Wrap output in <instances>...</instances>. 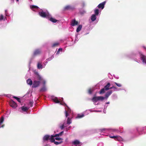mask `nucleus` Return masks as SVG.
I'll list each match as a JSON object with an SVG mask.
<instances>
[{
	"instance_id": "nucleus-1",
	"label": "nucleus",
	"mask_w": 146,
	"mask_h": 146,
	"mask_svg": "<svg viewBox=\"0 0 146 146\" xmlns=\"http://www.w3.org/2000/svg\"><path fill=\"white\" fill-rule=\"evenodd\" d=\"M111 84L110 83H108L104 86V88L102 89L100 91H105L106 90H108L110 89H113L114 90L116 89L115 87H111Z\"/></svg>"
},
{
	"instance_id": "nucleus-2",
	"label": "nucleus",
	"mask_w": 146,
	"mask_h": 146,
	"mask_svg": "<svg viewBox=\"0 0 146 146\" xmlns=\"http://www.w3.org/2000/svg\"><path fill=\"white\" fill-rule=\"evenodd\" d=\"M38 14L41 17L43 18H48L49 17L48 14L43 12V11L39 12Z\"/></svg>"
},
{
	"instance_id": "nucleus-3",
	"label": "nucleus",
	"mask_w": 146,
	"mask_h": 146,
	"mask_svg": "<svg viewBox=\"0 0 146 146\" xmlns=\"http://www.w3.org/2000/svg\"><path fill=\"white\" fill-rule=\"evenodd\" d=\"M40 81L37 80L34 81L32 87L35 88L38 87L40 84Z\"/></svg>"
},
{
	"instance_id": "nucleus-4",
	"label": "nucleus",
	"mask_w": 146,
	"mask_h": 146,
	"mask_svg": "<svg viewBox=\"0 0 146 146\" xmlns=\"http://www.w3.org/2000/svg\"><path fill=\"white\" fill-rule=\"evenodd\" d=\"M106 3V1H104L102 3H101L98 5L97 7L99 9H103L104 7V6Z\"/></svg>"
},
{
	"instance_id": "nucleus-5",
	"label": "nucleus",
	"mask_w": 146,
	"mask_h": 146,
	"mask_svg": "<svg viewBox=\"0 0 146 146\" xmlns=\"http://www.w3.org/2000/svg\"><path fill=\"white\" fill-rule=\"evenodd\" d=\"M9 103L10 106L12 108H15L17 106L16 103L12 100L10 101Z\"/></svg>"
},
{
	"instance_id": "nucleus-6",
	"label": "nucleus",
	"mask_w": 146,
	"mask_h": 146,
	"mask_svg": "<svg viewBox=\"0 0 146 146\" xmlns=\"http://www.w3.org/2000/svg\"><path fill=\"white\" fill-rule=\"evenodd\" d=\"M74 9V7L70 6L67 5L64 8V11L68 10H72Z\"/></svg>"
},
{
	"instance_id": "nucleus-7",
	"label": "nucleus",
	"mask_w": 146,
	"mask_h": 146,
	"mask_svg": "<svg viewBox=\"0 0 146 146\" xmlns=\"http://www.w3.org/2000/svg\"><path fill=\"white\" fill-rule=\"evenodd\" d=\"M52 99L56 103H59L60 102V101L58 100L57 98L53 96H51Z\"/></svg>"
},
{
	"instance_id": "nucleus-8",
	"label": "nucleus",
	"mask_w": 146,
	"mask_h": 146,
	"mask_svg": "<svg viewBox=\"0 0 146 146\" xmlns=\"http://www.w3.org/2000/svg\"><path fill=\"white\" fill-rule=\"evenodd\" d=\"M40 52L41 51L40 49H37L34 51L33 53V55L34 56H36L38 55L40 53Z\"/></svg>"
},
{
	"instance_id": "nucleus-9",
	"label": "nucleus",
	"mask_w": 146,
	"mask_h": 146,
	"mask_svg": "<svg viewBox=\"0 0 146 146\" xmlns=\"http://www.w3.org/2000/svg\"><path fill=\"white\" fill-rule=\"evenodd\" d=\"M78 23L77 21H76L75 19L72 20L71 22V25L72 26H74L75 25H78Z\"/></svg>"
},
{
	"instance_id": "nucleus-10",
	"label": "nucleus",
	"mask_w": 146,
	"mask_h": 146,
	"mask_svg": "<svg viewBox=\"0 0 146 146\" xmlns=\"http://www.w3.org/2000/svg\"><path fill=\"white\" fill-rule=\"evenodd\" d=\"M141 58L142 62L144 63L146 62V56H145L141 55Z\"/></svg>"
},
{
	"instance_id": "nucleus-11",
	"label": "nucleus",
	"mask_w": 146,
	"mask_h": 146,
	"mask_svg": "<svg viewBox=\"0 0 146 146\" xmlns=\"http://www.w3.org/2000/svg\"><path fill=\"white\" fill-rule=\"evenodd\" d=\"M50 137V136L49 135H45L43 138V140L44 141H47L48 139H49Z\"/></svg>"
},
{
	"instance_id": "nucleus-12",
	"label": "nucleus",
	"mask_w": 146,
	"mask_h": 146,
	"mask_svg": "<svg viewBox=\"0 0 146 146\" xmlns=\"http://www.w3.org/2000/svg\"><path fill=\"white\" fill-rule=\"evenodd\" d=\"M54 137H56L54 136V135H51V136H50V137L49 139V140H50V141L52 143H54V142H56V141L55 140V139Z\"/></svg>"
},
{
	"instance_id": "nucleus-13",
	"label": "nucleus",
	"mask_w": 146,
	"mask_h": 146,
	"mask_svg": "<svg viewBox=\"0 0 146 146\" xmlns=\"http://www.w3.org/2000/svg\"><path fill=\"white\" fill-rule=\"evenodd\" d=\"M36 74L37 76V79L38 80L40 81H42L43 80V78L40 76V75L39 74L38 72H36Z\"/></svg>"
},
{
	"instance_id": "nucleus-14",
	"label": "nucleus",
	"mask_w": 146,
	"mask_h": 146,
	"mask_svg": "<svg viewBox=\"0 0 146 146\" xmlns=\"http://www.w3.org/2000/svg\"><path fill=\"white\" fill-rule=\"evenodd\" d=\"M27 83L29 85H31L33 84V82L30 79H28L27 80Z\"/></svg>"
},
{
	"instance_id": "nucleus-15",
	"label": "nucleus",
	"mask_w": 146,
	"mask_h": 146,
	"mask_svg": "<svg viewBox=\"0 0 146 146\" xmlns=\"http://www.w3.org/2000/svg\"><path fill=\"white\" fill-rule=\"evenodd\" d=\"M96 15L93 14L91 17V19L92 21H94L96 19Z\"/></svg>"
},
{
	"instance_id": "nucleus-16",
	"label": "nucleus",
	"mask_w": 146,
	"mask_h": 146,
	"mask_svg": "<svg viewBox=\"0 0 146 146\" xmlns=\"http://www.w3.org/2000/svg\"><path fill=\"white\" fill-rule=\"evenodd\" d=\"M98 97L94 96L92 99V100L93 102H96L99 100V99L98 98Z\"/></svg>"
},
{
	"instance_id": "nucleus-17",
	"label": "nucleus",
	"mask_w": 146,
	"mask_h": 146,
	"mask_svg": "<svg viewBox=\"0 0 146 146\" xmlns=\"http://www.w3.org/2000/svg\"><path fill=\"white\" fill-rule=\"evenodd\" d=\"M49 20L53 23H55L57 22V20L52 18L51 17L49 19Z\"/></svg>"
},
{
	"instance_id": "nucleus-18",
	"label": "nucleus",
	"mask_w": 146,
	"mask_h": 146,
	"mask_svg": "<svg viewBox=\"0 0 146 146\" xmlns=\"http://www.w3.org/2000/svg\"><path fill=\"white\" fill-rule=\"evenodd\" d=\"M82 27V25H79L76 29V32H79L81 29Z\"/></svg>"
},
{
	"instance_id": "nucleus-19",
	"label": "nucleus",
	"mask_w": 146,
	"mask_h": 146,
	"mask_svg": "<svg viewBox=\"0 0 146 146\" xmlns=\"http://www.w3.org/2000/svg\"><path fill=\"white\" fill-rule=\"evenodd\" d=\"M59 45V43L58 42H56L54 43L52 45V47H55L58 46Z\"/></svg>"
},
{
	"instance_id": "nucleus-20",
	"label": "nucleus",
	"mask_w": 146,
	"mask_h": 146,
	"mask_svg": "<svg viewBox=\"0 0 146 146\" xmlns=\"http://www.w3.org/2000/svg\"><path fill=\"white\" fill-rule=\"evenodd\" d=\"M112 92H107L105 95V98L107 99L109 96L111 94Z\"/></svg>"
},
{
	"instance_id": "nucleus-21",
	"label": "nucleus",
	"mask_w": 146,
	"mask_h": 146,
	"mask_svg": "<svg viewBox=\"0 0 146 146\" xmlns=\"http://www.w3.org/2000/svg\"><path fill=\"white\" fill-rule=\"evenodd\" d=\"M80 141L77 140H75L72 143L74 145H78L80 144Z\"/></svg>"
},
{
	"instance_id": "nucleus-22",
	"label": "nucleus",
	"mask_w": 146,
	"mask_h": 146,
	"mask_svg": "<svg viewBox=\"0 0 146 146\" xmlns=\"http://www.w3.org/2000/svg\"><path fill=\"white\" fill-rule=\"evenodd\" d=\"M21 109L24 111H27L28 110L29 108L27 107H24V106H22L21 107Z\"/></svg>"
},
{
	"instance_id": "nucleus-23",
	"label": "nucleus",
	"mask_w": 146,
	"mask_h": 146,
	"mask_svg": "<svg viewBox=\"0 0 146 146\" xmlns=\"http://www.w3.org/2000/svg\"><path fill=\"white\" fill-rule=\"evenodd\" d=\"M31 9H32L34 11V9H38L39 8L38 7L34 5H32L31 6Z\"/></svg>"
},
{
	"instance_id": "nucleus-24",
	"label": "nucleus",
	"mask_w": 146,
	"mask_h": 146,
	"mask_svg": "<svg viewBox=\"0 0 146 146\" xmlns=\"http://www.w3.org/2000/svg\"><path fill=\"white\" fill-rule=\"evenodd\" d=\"M37 68L38 69H42V65L39 62H38V63Z\"/></svg>"
},
{
	"instance_id": "nucleus-25",
	"label": "nucleus",
	"mask_w": 146,
	"mask_h": 146,
	"mask_svg": "<svg viewBox=\"0 0 146 146\" xmlns=\"http://www.w3.org/2000/svg\"><path fill=\"white\" fill-rule=\"evenodd\" d=\"M47 90V88L45 86H44L41 88L40 91H45Z\"/></svg>"
},
{
	"instance_id": "nucleus-26",
	"label": "nucleus",
	"mask_w": 146,
	"mask_h": 146,
	"mask_svg": "<svg viewBox=\"0 0 146 146\" xmlns=\"http://www.w3.org/2000/svg\"><path fill=\"white\" fill-rule=\"evenodd\" d=\"M63 133L64 131H62L58 134H55L54 135V136L56 137L60 136L62 135V134Z\"/></svg>"
},
{
	"instance_id": "nucleus-27",
	"label": "nucleus",
	"mask_w": 146,
	"mask_h": 146,
	"mask_svg": "<svg viewBox=\"0 0 146 146\" xmlns=\"http://www.w3.org/2000/svg\"><path fill=\"white\" fill-rule=\"evenodd\" d=\"M116 140L118 141H123V139L119 136H117Z\"/></svg>"
},
{
	"instance_id": "nucleus-28",
	"label": "nucleus",
	"mask_w": 146,
	"mask_h": 146,
	"mask_svg": "<svg viewBox=\"0 0 146 146\" xmlns=\"http://www.w3.org/2000/svg\"><path fill=\"white\" fill-rule=\"evenodd\" d=\"M72 123L71 119L69 117H68L67 121V124H70Z\"/></svg>"
},
{
	"instance_id": "nucleus-29",
	"label": "nucleus",
	"mask_w": 146,
	"mask_h": 146,
	"mask_svg": "<svg viewBox=\"0 0 146 146\" xmlns=\"http://www.w3.org/2000/svg\"><path fill=\"white\" fill-rule=\"evenodd\" d=\"M95 15H98L99 14V10L98 9H96L94 10Z\"/></svg>"
},
{
	"instance_id": "nucleus-30",
	"label": "nucleus",
	"mask_w": 146,
	"mask_h": 146,
	"mask_svg": "<svg viewBox=\"0 0 146 146\" xmlns=\"http://www.w3.org/2000/svg\"><path fill=\"white\" fill-rule=\"evenodd\" d=\"M98 98L99 99V100L103 101L105 99V98L102 96H98Z\"/></svg>"
},
{
	"instance_id": "nucleus-31",
	"label": "nucleus",
	"mask_w": 146,
	"mask_h": 146,
	"mask_svg": "<svg viewBox=\"0 0 146 146\" xmlns=\"http://www.w3.org/2000/svg\"><path fill=\"white\" fill-rule=\"evenodd\" d=\"M13 98L16 99L18 102H21L20 99L19 98L16 96H13Z\"/></svg>"
},
{
	"instance_id": "nucleus-32",
	"label": "nucleus",
	"mask_w": 146,
	"mask_h": 146,
	"mask_svg": "<svg viewBox=\"0 0 146 146\" xmlns=\"http://www.w3.org/2000/svg\"><path fill=\"white\" fill-rule=\"evenodd\" d=\"M4 118L3 117H2L0 120V124H1L3 121Z\"/></svg>"
},
{
	"instance_id": "nucleus-33",
	"label": "nucleus",
	"mask_w": 146,
	"mask_h": 146,
	"mask_svg": "<svg viewBox=\"0 0 146 146\" xmlns=\"http://www.w3.org/2000/svg\"><path fill=\"white\" fill-rule=\"evenodd\" d=\"M67 127V126H65L64 125V123L63 124H62V125H61L60 127L61 129H63L65 127Z\"/></svg>"
},
{
	"instance_id": "nucleus-34",
	"label": "nucleus",
	"mask_w": 146,
	"mask_h": 146,
	"mask_svg": "<svg viewBox=\"0 0 146 146\" xmlns=\"http://www.w3.org/2000/svg\"><path fill=\"white\" fill-rule=\"evenodd\" d=\"M117 136H110V137L111 138L114 139L115 140H116Z\"/></svg>"
},
{
	"instance_id": "nucleus-35",
	"label": "nucleus",
	"mask_w": 146,
	"mask_h": 146,
	"mask_svg": "<svg viewBox=\"0 0 146 146\" xmlns=\"http://www.w3.org/2000/svg\"><path fill=\"white\" fill-rule=\"evenodd\" d=\"M4 17L3 15H1L0 16V20L2 21V20H4Z\"/></svg>"
},
{
	"instance_id": "nucleus-36",
	"label": "nucleus",
	"mask_w": 146,
	"mask_h": 146,
	"mask_svg": "<svg viewBox=\"0 0 146 146\" xmlns=\"http://www.w3.org/2000/svg\"><path fill=\"white\" fill-rule=\"evenodd\" d=\"M84 115L83 114H82V115H80V114H78V116H77V117H76L77 118H82V117H83L84 116Z\"/></svg>"
},
{
	"instance_id": "nucleus-37",
	"label": "nucleus",
	"mask_w": 146,
	"mask_h": 146,
	"mask_svg": "<svg viewBox=\"0 0 146 146\" xmlns=\"http://www.w3.org/2000/svg\"><path fill=\"white\" fill-rule=\"evenodd\" d=\"M62 142H63L62 141H61L60 142H58L56 141V142H54V144L56 145H57L58 144H60Z\"/></svg>"
},
{
	"instance_id": "nucleus-38",
	"label": "nucleus",
	"mask_w": 146,
	"mask_h": 146,
	"mask_svg": "<svg viewBox=\"0 0 146 146\" xmlns=\"http://www.w3.org/2000/svg\"><path fill=\"white\" fill-rule=\"evenodd\" d=\"M55 139L58 141L62 140L63 139L60 137H56Z\"/></svg>"
},
{
	"instance_id": "nucleus-39",
	"label": "nucleus",
	"mask_w": 146,
	"mask_h": 146,
	"mask_svg": "<svg viewBox=\"0 0 146 146\" xmlns=\"http://www.w3.org/2000/svg\"><path fill=\"white\" fill-rule=\"evenodd\" d=\"M33 101H30L29 102V104L31 105V107H32L33 106Z\"/></svg>"
},
{
	"instance_id": "nucleus-40",
	"label": "nucleus",
	"mask_w": 146,
	"mask_h": 146,
	"mask_svg": "<svg viewBox=\"0 0 146 146\" xmlns=\"http://www.w3.org/2000/svg\"><path fill=\"white\" fill-rule=\"evenodd\" d=\"M115 84H116V85L117 86H118V87H121V85L120 84V83H117L116 82H115Z\"/></svg>"
},
{
	"instance_id": "nucleus-41",
	"label": "nucleus",
	"mask_w": 146,
	"mask_h": 146,
	"mask_svg": "<svg viewBox=\"0 0 146 146\" xmlns=\"http://www.w3.org/2000/svg\"><path fill=\"white\" fill-rule=\"evenodd\" d=\"M65 116L66 117H67L68 116V113L67 111L65 110Z\"/></svg>"
},
{
	"instance_id": "nucleus-42",
	"label": "nucleus",
	"mask_w": 146,
	"mask_h": 146,
	"mask_svg": "<svg viewBox=\"0 0 146 146\" xmlns=\"http://www.w3.org/2000/svg\"><path fill=\"white\" fill-rule=\"evenodd\" d=\"M62 50V48H59L58 51H57V52L56 53V54H58L59 53L60 51V50Z\"/></svg>"
},
{
	"instance_id": "nucleus-43",
	"label": "nucleus",
	"mask_w": 146,
	"mask_h": 146,
	"mask_svg": "<svg viewBox=\"0 0 146 146\" xmlns=\"http://www.w3.org/2000/svg\"><path fill=\"white\" fill-rule=\"evenodd\" d=\"M42 83L44 84V86H45V84H46V81L44 80H43L42 81Z\"/></svg>"
},
{
	"instance_id": "nucleus-44",
	"label": "nucleus",
	"mask_w": 146,
	"mask_h": 146,
	"mask_svg": "<svg viewBox=\"0 0 146 146\" xmlns=\"http://www.w3.org/2000/svg\"><path fill=\"white\" fill-rule=\"evenodd\" d=\"M71 127V126H70L68 128H66V131H68V130H69L70 128Z\"/></svg>"
},
{
	"instance_id": "nucleus-45",
	"label": "nucleus",
	"mask_w": 146,
	"mask_h": 146,
	"mask_svg": "<svg viewBox=\"0 0 146 146\" xmlns=\"http://www.w3.org/2000/svg\"><path fill=\"white\" fill-rule=\"evenodd\" d=\"M92 90L91 89V88H90L88 90V91H89V92H90V91H92Z\"/></svg>"
},
{
	"instance_id": "nucleus-46",
	"label": "nucleus",
	"mask_w": 146,
	"mask_h": 146,
	"mask_svg": "<svg viewBox=\"0 0 146 146\" xmlns=\"http://www.w3.org/2000/svg\"><path fill=\"white\" fill-rule=\"evenodd\" d=\"M104 92H100V94H102Z\"/></svg>"
},
{
	"instance_id": "nucleus-47",
	"label": "nucleus",
	"mask_w": 146,
	"mask_h": 146,
	"mask_svg": "<svg viewBox=\"0 0 146 146\" xmlns=\"http://www.w3.org/2000/svg\"><path fill=\"white\" fill-rule=\"evenodd\" d=\"M82 5H83V7H84V5H85V4H84V3H82Z\"/></svg>"
},
{
	"instance_id": "nucleus-48",
	"label": "nucleus",
	"mask_w": 146,
	"mask_h": 146,
	"mask_svg": "<svg viewBox=\"0 0 146 146\" xmlns=\"http://www.w3.org/2000/svg\"><path fill=\"white\" fill-rule=\"evenodd\" d=\"M89 92L90 94H91L92 93V92Z\"/></svg>"
},
{
	"instance_id": "nucleus-49",
	"label": "nucleus",
	"mask_w": 146,
	"mask_h": 146,
	"mask_svg": "<svg viewBox=\"0 0 146 146\" xmlns=\"http://www.w3.org/2000/svg\"><path fill=\"white\" fill-rule=\"evenodd\" d=\"M113 131H117V130H116V129H114L113 130Z\"/></svg>"
},
{
	"instance_id": "nucleus-50",
	"label": "nucleus",
	"mask_w": 146,
	"mask_h": 146,
	"mask_svg": "<svg viewBox=\"0 0 146 146\" xmlns=\"http://www.w3.org/2000/svg\"><path fill=\"white\" fill-rule=\"evenodd\" d=\"M16 0V1H17V2H18V1H19V0Z\"/></svg>"
},
{
	"instance_id": "nucleus-51",
	"label": "nucleus",
	"mask_w": 146,
	"mask_h": 146,
	"mask_svg": "<svg viewBox=\"0 0 146 146\" xmlns=\"http://www.w3.org/2000/svg\"><path fill=\"white\" fill-rule=\"evenodd\" d=\"M102 130L104 131V129H103Z\"/></svg>"
},
{
	"instance_id": "nucleus-52",
	"label": "nucleus",
	"mask_w": 146,
	"mask_h": 146,
	"mask_svg": "<svg viewBox=\"0 0 146 146\" xmlns=\"http://www.w3.org/2000/svg\"><path fill=\"white\" fill-rule=\"evenodd\" d=\"M64 125L65 126H66V125H65V124L64 123Z\"/></svg>"
},
{
	"instance_id": "nucleus-53",
	"label": "nucleus",
	"mask_w": 146,
	"mask_h": 146,
	"mask_svg": "<svg viewBox=\"0 0 146 146\" xmlns=\"http://www.w3.org/2000/svg\"><path fill=\"white\" fill-rule=\"evenodd\" d=\"M3 125H2V127H3Z\"/></svg>"
}]
</instances>
